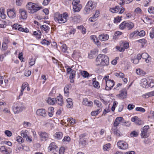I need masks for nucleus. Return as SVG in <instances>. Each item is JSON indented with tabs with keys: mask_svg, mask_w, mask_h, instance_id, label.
Wrapping results in <instances>:
<instances>
[{
	"mask_svg": "<svg viewBox=\"0 0 154 154\" xmlns=\"http://www.w3.org/2000/svg\"><path fill=\"white\" fill-rule=\"evenodd\" d=\"M25 109V107L23 104L20 102H17L14 106L13 110L15 113H19Z\"/></svg>",
	"mask_w": 154,
	"mask_h": 154,
	"instance_id": "39448f33",
	"label": "nucleus"
},
{
	"mask_svg": "<svg viewBox=\"0 0 154 154\" xmlns=\"http://www.w3.org/2000/svg\"><path fill=\"white\" fill-rule=\"evenodd\" d=\"M67 121L68 122H69L70 124L72 125H74L76 123L75 120L74 119H73L72 118H69Z\"/></svg>",
	"mask_w": 154,
	"mask_h": 154,
	"instance_id": "49530a36",
	"label": "nucleus"
},
{
	"mask_svg": "<svg viewBox=\"0 0 154 154\" xmlns=\"http://www.w3.org/2000/svg\"><path fill=\"white\" fill-rule=\"evenodd\" d=\"M18 29V30L20 31L24 32H29V30L28 29L26 28L25 29L21 27V26H20V28H19Z\"/></svg>",
	"mask_w": 154,
	"mask_h": 154,
	"instance_id": "c03bdc74",
	"label": "nucleus"
},
{
	"mask_svg": "<svg viewBox=\"0 0 154 154\" xmlns=\"http://www.w3.org/2000/svg\"><path fill=\"white\" fill-rule=\"evenodd\" d=\"M123 119L122 117H117L115 119L113 124V125L115 127L118 126L119 125L122 121Z\"/></svg>",
	"mask_w": 154,
	"mask_h": 154,
	"instance_id": "f8f14e48",
	"label": "nucleus"
},
{
	"mask_svg": "<svg viewBox=\"0 0 154 154\" xmlns=\"http://www.w3.org/2000/svg\"><path fill=\"white\" fill-rule=\"evenodd\" d=\"M148 11L149 13L154 14V7H149L148 9Z\"/></svg>",
	"mask_w": 154,
	"mask_h": 154,
	"instance_id": "8fccbe9b",
	"label": "nucleus"
},
{
	"mask_svg": "<svg viewBox=\"0 0 154 154\" xmlns=\"http://www.w3.org/2000/svg\"><path fill=\"white\" fill-rule=\"evenodd\" d=\"M95 7V5L94 2H93L92 1H88L85 9V11L86 12V13H89Z\"/></svg>",
	"mask_w": 154,
	"mask_h": 154,
	"instance_id": "20e7f679",
	"label": "nucleus"
},
{
	"mask_svg": "<svg viewBox=\"0 0 154 154\" xmlns=\"http://www.w3.org/2000/svg\"><path fill=\"white\" fill-rule=\"evenodd\" d=\"M94 104L96 105L98 107H100L102 106L101 102L98 100H95L94 101Z\"/></svg>",
	"mask_w": 154,
	"mask_h": 154,
	"instance_id": "37998d69",
	"label": "nucleus"
},
{
	"mask_svg": "<svg viewBox=\"0 0 154 154\" xmlns=\"http://www.w3.org/2000/svg\"><path fill=\"white\" fill-rule=\"evenodd\" d=\"M56 102L60 106H62L63 103V97L61 95H59L58 96L56 99Z\"/></svg>",
	"mask_w": 154,
	"mask_h": 154,
	"instance_id": "a211bd4d",
	"label": "nucleus"
},
{
	"mask_svg": "<svg viewBox=\"0 0 154 154\" xmlns=\"http://www.w3.org/2000/svg\"><path fill=\"white\" fill-rule=\"evenodd\" d=\"M23 2V0H16V5L18 6H21Z\"/></svg>",
	"mask_w": 154,
	"mask_h": 154,
	"instance_id": "052dcab7",
	"label": "nucleus"
},
{
	"mask_svg": "<svg viewBox=\"0 0 154 154\" xmlns=\"http://www.w3.org/2000/svg\"><path fill=\"white\" fill-rule=\"evenodd\" d=\"M95 52L91 51L90 54L88 55V57L89 58H92L94 57L95 54Z\"/></svg>",
	"mask_w": 154,
	"mask_h": 154,
	"instance_id": "774afa93",
	"label": "nucleus"
},
{
	"mask_svg": "<svg viewBox=\"0 0 154 154\" xmlns=\"http://www.w3.org/2000/svg\"><path fill=\"white\" fill-rule=\"evenodd\" d=\"M93 85L94 87L95 88H99L100 87L99 82L97 81H94Z\"/></svg>",
	"mask_w": 154,
	"mask_h": 154,
	"instance_id": "a18cd8bd",
	"label": "nucleus"
},
{
	"mask_svg": "<svg viewBox=\"0 0 154 154\" xmlns=\"http://www.w3.org/2000/svg\"><path fill=\"white\" fill-rule=\"evenodd\" d=\"M67 47L65 44H63L61 46V49L63 52H66V51Z\"/></svg>",
	"mask_w": 154,
	"mask_h": 154,
	"instance_id": "09e8293b",
	"label": "nucleus"
},
{
	"mask_svg": "<svg viewBox=\"0 0 154 154\" xmlns=\"http://www.w3.org/2000/svg\"><path fill=\"white\" fill-rule=\"evenodd\" d=\"M131 137H137L138 135V133L137 132L134 131L131 132L130 134Z\"/></svg>",
	"mask_w": 154,
	"mask_h": 154,
	"instance_id": "13d9d810",
	"label": "nucleus"
},
{
	"mask_svg": "<svg viewBox=\"0 0 154 154\" xmlns=\"http://www.w3.org/2000/svg\"><path fill=\"white\" fill-rule=\"evenodd\" d=\"M110 148V144L109 143L104 145L103 147V149L104 151H108Z\"/></svg>",
	"mask_w": 154,
	"mask_h": 154,
	"instance_id": "473e14b6",
	"label": "nucleus"
},
{
	"mask_svg": "<svg viewBox=\"0 0 154 154\" xmlns=\"http://www.w3.org/2000/svg\"><path fill=\"white\" fill-rule=\"evenodd\" d=\"M135 110L137 111H140L143 112H144L145 111L144 109L141 107H136L135 109Z\"/></svg>",
	"mask_w": 154,
	"mask_h": 154,
	"instance_id": "603ef678",
	"label": "nucleus"
},
{
	"mask_svg": "<svg viewBox=\"0 0 154 154\" xmlns=\"http://www.w3.org/2000/svg\"><path fill=\"white\" fill-rule=\"evenodd\" d=\"M142 58L144 59H146V58H148L149 55L146 53H144L141 54Z\"/></svg>",
	"mask_w": 154,
	"mask_h": 154,
	"instance_id": "5fc2aeb1",
	"label": "nucleus"
},
{
	"mask_svg": "<svg viewBox=\"0 0 154 154\" xmlns=\"http://www.w3.org/2000/svg\"><path fill=\"white\" fill-rule=\"evenodd\" d=\"M41 28L42 30L46 31L49 29V27L45 25H43L41 26Z\"/></svg>",
	"mask_w": 154,
	"mask_h": 154,
	"instance_id": "680f3d73",
	"label": "nucleus"
},
{
	"mask_svg": "<svg viewBox=\"0 0 154 154\" xmlns=\"http://www.w3.org/2000/svg\"><path fill=\"white\" fill-rule=\"evenodd\" d=\"M33 34L35 35H37V37L38 38H41L40 36L41 35V33L38 31H34L33 32Z\"/></svg>",
	"mask_w": 154,
	"mask_h": 154,
	"instance_id": "de8ad7c7",
	"label": "nucleus"
},
{
	"mask_svg": "<svg viewBox=\"0 0 154 154\" xmlns=\"http://www.w3.org/2000/svg\"><path fill=\"white\" fill-rule=\"evenodd\" d=\"M134 12L135 14H141L142 13V11L139 8H137L134 10Z\"/></svg>",
	"mask_w": 154,
	"mask_h": 154,
	"instance_id": "ea45409f",
	"label": "nucleus"
},
{
	"mask_svg": "<svg viewBox=\"0 0 154 154\" xmlns=\"http://www.w3.org/2000/svg\"><path fill=\"white\" fill-rule=\"evenodd\" d=\"M101 109H99L96 111L92 112L91 113V114L92 116H95L101 112Z\"/></svg>",
	"mask_w": 154,
	"mask_h": 154,
	"instance_id": "c9c22d12",
	"label": "nucleus"
},
{
	"mask_svg": "<svg viewBox=\"0 0 154 154\" xmlns=\"http://www.w3.org/2000/svg\"><path fill=\"white\" fill-rule=\"evenodd\" d=\"M136 73L137 75H143L145 74V72L140 69H136Z\"/></svg>",
	"mask_w": 154,
	"mask_h": 154,
	"instance_id": "7c9ffc66",
	"label": "nucleus"
},
{
	"mask_svg": "<svg viewBox=\"0 0 154 154\" xmlns=\"http://www.w3.org/2000/svg\"><path fill=\"white\" fill-rule=\"evenodd\" d=\"M121 17H119V16H118L117 17L115 18L114 23H117L120 22L121 20Z\"/></svg>",
	"mask_w": 154,
	"mask_h": 154,
	"instance_id": "bf43d9fd",
	"label": "nucleus"
},
{
	"mask_svg": "<svg viewBox=\"0 0 154 154\" xmlns=\"http://www.w3.org/2000/svg\"><path fill=\"white\" fill-rule=\"evenodd\" d=\"M120 93L119 95L122 99L125 98L127 96V91L125 89H123L120 91Z\"/></svg>",
	"mask_w": 154,
	"mask_h": 154,
	"instance_id": "9b49d317",
	"label": "nucleus"
},
{
	"mask_svg": "<svg viewBox=\"0 0 154 154\" xmlns=\"http://www.w3.org/2000/svg\"><path fill=\"white\" fill-rule=\"evenodd\" d=\"M126 22L125 21L123 22L120 25L119 28L120 29H123L126 28Z\"/></svg>",
	"mask_w": 154,
	"mask_h": 154,
	"instance_id": "79ce46f5",
	"label": "nucleus"
},
{
	"mask_svg": "<svg viewBox=\"0 0 154 154\" xmlns=\"http://www.w3.org/2000/svg\"><path fill=\"white\" fill-rule=\"evenodd\" d=\"M97 66H107L109 63L108 57L104 54H99L96 59Z\"/></svg>",
	"mask_w": 154,
	"mask_h": 154,
	"instance_id": "f257e3e1",
	"label": "nucleus"
},
{
	"mask_svg": "<svg viewBox=\"0 0 154 154\" xmlns=\"http://www.w3.org/2000/svg\"><path fill=\"white\" fill-rule=\"evenodd\" d=\"M72 56L74 57H79L80 56L79 51L78 50H75L74 51L73 54H72Z\"/></svg>",
	"mask_w": 154,
	"mask_h": 154,
	"instance_id": "f704fd0d",
	"label": "nucleus"
},
{
	"mask_svg": "<svg viewBox=\"0 0 154 154\" xmlns=\"http://www.w3.org/2000/svg\"><path fill=\"white\" fill-rule=\"evenodd\" d=\"M77 28L78 29H80L81 30V32L83 34H84L85 33L86 29L83 26H78Z\"/></svg>",
	"mask_w": 154,
	"mask_h": 154,
	"instance_id": "e433bc0d",
	"label": "nucleus"
},
{
	"mask_svg": "<svg viewBox=\"0 0 154 154\" xmlns=\"http://www.w3.org/2000/svg\"><path fill=\"white\" fill-rule=\"evenodd\" d=\"M137 42H138L140 43H141L143 45H145L146 42V40L144 39H140L139 40H137Z\"/></svg>",
	"mask_w": 154,
	"mask_h": 154,
	"instance_id": "4d7b16f0",
	"label": "nucleus"
},
{
	"mask_svg": "<svg viewBox=\"0 0 154 154\" xmlns=\"http://www.w3.org/2000/svg\"><path fill=\"white\" fill-rule=\"evenodd\" d=\"M68 17V14L66 13L60 14L57 12L54 14V19L56 22L59 23H65L67 21Z\"/></svg>",
	"mask_w": 154,
	"mask_h": 154,
	"instance_id": "f03ea898",
	"label": "nucleus"
},
{
	"mask_svg": "<svg viewBox=\"0 0 154 154\" xmlns=\"http://www.w3.org/2000/svg\"><path fill=\"white\" fill-rule=\"evenodd\" d=\"M28 134L29 132L27 130H22L21 131L20 135L21 137H23L24 138L28 135Z\"/></svg>",
	"mask_w": 154,
	"mask_h": 154,
	"instance_id": "c85d7f7f",
	"label": "nucleus"
},
{
	"mask_svg": "<svg viewBox=\"0 0 154 154\" xmlns=\"http://www.w3.org/2000/svg\"><path fill=\"white\" fill-rule=\"evenodd\" d=\"M36 113L38 116L42 117H45L47 115L46 111L43 109H37L36 111Z\"/></svg>",
	"mask_w": 154,
	"mask_h": 154,
	"instance_id": "1a4fd4ad",
	"label": "nucleus"
},
{
	"mask_svg": "<svg viewBox=\"0 0 154 154\" xmlns=\"http://www.w3.org/2000/svg\"><path fill=\"white\" fill-rule=\"evenodd\" d=\"M54 136L55 138L60 139L62 138L63 134L61 132H57L54 134Z\"/></svg>",
	"mask_w": 154,
	"mask_h": 154,
	"instance_id": "b1692460",
	"label": "nucleus"
},
{
	"mask_svg": "<svg viewBox=\"0 0 154 154\" xmlns=\"http://www.w3.org/2000/svg\"><path fill=\"white\" fill-rule=\"evenodd\" d=\"M70 140V137L68 136H65L64 137L63 139V140L62 141L63 142H69Z\"/></svg>",
	"mask_w": 154,
	"mask_h": 154,
	"instance_id": "6e6d98bb",
	"label": "nucleus"
},
{
	"mask_svg": "<svg viewBox=\"0 0 154 154\" xmlns=\"http://www.w3.org/2000/svg\"><path fill=\"white\" fill-rule=\"evenodd\" d=\"M81 74L84 78H87L89 76V73L86 71H83L81 72Z\"/></svg>",
	"mask_w": 154,
	"mask_h": 154,
	"instance_id": "2f4dec72",
	"label": "nucleus"
},
{
	"mask_svg": "<svg viewBox=\"0 0 154 154\" xmlns=\"http://www.w3.org/2000/svg\"><path fill=\"white\" fill-rule=\"evenodd\" d=\"M82 104L88 106H91L93 105V102L91 101H88V99L85 98L83 100Z\"/></svg>",
	"mask_w": 154,
	"mask_h": 154,
	"instance_id": "2eb2a0df",
	"label": "nucleus"
},
{
	"mask_svg": "<svg viewBox=\"0 0 154 154\" xmlns=\"http://www.w3.org/2000/svg\"><path fill=\"white\" fill-rule=\"evenodd\" d=\"M80 1L79 0H74L72 1V4L74 6L80 4Z\"/></svg>",
	"mask_w": 154,
	"mask_h": 154,
	"instance_id": "3c124183",
	"label": "nucleus"
},
{
	"mask_svg": "<svg viewBox=\"0 0 154 154\" xmlns=\"http://www.w3.org/2000/svg\"><path fill=\"white\" fill-rule=\"evenodd\" d=\"M5 134L8 137H11L12 136L11 132L9 130H6L5 131Z\"/></svg>",
	"mask_w": 154,
	"mask_h": 154,
	"instance_id": "864d4df0",
	"label": "nucleus"
},
{
	"mask_svg": "<svg viewBox=\"0 0 154 154\" xmlns=\"http://www.w3.org/2000/svg\"><path fill=\"white\" fill-rule=\"evenodd\" d=\"M90 38L97 45H99V43H100V42L98 40L97 38L95 35H92L90 37Z\"/></svg>",
	"mask_w": 154,
	"mask_h": 154,
	"instance_id": "5701e85b",
	"label": "nucleus"
},
{
	"mask_svg": "<svg viewBox=\"0 0 154 154\" xmlns=\"http://www.w3.org/2000/svg\"><path fill=\"white\" fill-rule=\"evenodd\" d=\"M113 131L114 132V134L117 136L120 137L121 136L120 131L116 128L114 129Z\"/></svg>",
	"mask_w": 154,
	"mask_h": 154,
	"instance_id": "a19ab883",
	"label": "nucleus"
},
{
	"mask_svg": "<svg viewBox=\"0 0 154 154\" xmlns=\"http://www.w3.org/2000/svg\"><path fill=\"white\" fill-rule=\"evenodd\" d=\"M0 150L1 152L4 154H10L11 152V151L9 152L4 146H2L1 147Z\"/></svg>",
	"mask_w": 154,
	"mask_h": 154,
	"instance_id": "412c9836",
	"label": "nucleus"
},
{
	"mask_svg": "<svg viewBox=\"0 0 154 154\" xmlns=\"http://www.w3.org/2000/svg\"><path fill=\"white\" fill-rule=\"evenodd\" d=\"M56 147L57 146L55 144V143L54 142H52L50 144L48 148L50 151H51L53 150L56 149Z\"/></svg>",
	"mask_w": 154,
	"mask_h": 154,
	"instance_id": "c756f323",
	"label": "nucleus"
},
{
	"mask_svg": "<svg viewBox=\"0 0 154 154\" xmlns=\"http://www.w3.org/2000/svg\"><path fill=\"white\" fill-rule=\"evenodd\" d=\"M87 144L86 141L84 139H80L79 144L82 146H84Z\"/></svg>",
	"mask_w": 154,
	"mask_h": 154,
	"instance_id": "4c0bfd02",
	"label": "nucleus"
},
{
	"mask_svg": "<svg viewBox=\"0 0 154 154\" xmlns=\"http://www.w3.org/2000/svg\"><path fill=\"white\" fill-rule=\"evenodd\" d=\"M31 72L29 70H27L25 71L24 73V75L26 76H29L31 75Z\"/></svg>",
	"mask_w": 154,
	"mask_h": 154,
	"instance_id": "0e129e2a",
	"label": "nucleus"
},
{
	"mask_svg": "<svg viewBox=\"0 0 154 154\" xmlns=\"http://www.w3.org/2000/svg\"><path fill=\"white\" fill-rule=\"evenodd\" d=\"M148 82L146 79H143L141 80V86L143 88H146L149 86Z\"/></svg>",
	"mask_w": 154,
	"mask_h": 154,
	"instance_id": "dca6fc26",
	"label": "nucleus"
},
{
	"mask_svg": "<svg viewBox=\"0 0 154 154\" xmlns=\"http://www.w3.org/2000/svg\"><path fill=\"white\" fill-rule=\"evenodd\" d=\"M97 17H95V16H94V15L92 17H90L89 19V21H90L91 22H93L95 21L96 20V19Z\"/></svg>",
	"mask_w": 154,
	"mask_h": 154,
	"instance_id": "69168bd1",
	"label": "nucleus"
},
{
	"mask_svg": "<svg viewBox=\"0 0 154 154\" xmlns=\"http://www.w3.org/2000/svg\"><path fill=\"white\" fill-rule=\"evenodd\" d=\"M141 136L142 138H147L149 136V134L147 133V131L142 130L141 131Z\"/></svg>",
	"mask_w": 154,
	"mask_h": 154,
	"instance_id": "bb28decb",
	"label": "nucleus"
},
{
	"mask_svg": "<svg viewBox=\"0 0 154 154\" xmlns=\"http://www.w3.org/2000/svg\"><path fill=\"white\" fill-rule=\"evenodd\" d=\"M28 84L27 82H24L22 85L21 88V92L19 95V97L22 96L23 94L24 89L28 86Z\"/></svg>",
	"mask_w": 154,
	"mask_h": 154,
	"instance_id": "6ab92c4d",
	"label": "nucleus"
},
{
	"mask_svg": "<svg viewBox=\"0 0 154 154\" xmlns=\"http://www.w3.org/2000/svg\"><path fill=\"white\" fill-rule=\"evenodd\" d=\"M82 8V5L81 4L78 5L73 7V9L75 12H79Z\"/></svg>",
	"mask_w": 154,
	"mask_h": 154,
	"instance_id": "393cba45",
	"label": "nucleus"
},
{
	"mask_svg": "<svg viewBox=\"0 0 154 154\" xmlns=\"http://www.w3.org/2000/svg\"><path fill=\"white\" fill-rule=\"evenodd\" d=\"M109 35L107 34H102L99 35V38L101 41L107 40L109 38Z\"/></svg>",
	"mask_w": 154,
	"mask_h": 154,
	"instance_id": "4468645a",
	"label": "nucleus"
},
{
	"mask_svg": "<svg viewBox=\"0 0 154 154\" xmlns=\"http://www.w3.org/2000/svg\"><path fill=\"white\" fill-rule=\"evenodd\" d=\"M117 13L119 12V14H122L125 11V9L122 6H117L115 7Z\"/></svg>",
	"mask_w": 154,
	"mask_h": 154,
	"instance_id": "aec40b11",
	"label": "nucleus"
},
{
	"mask_svg": "<svg viewBox=\"0 0 154 154\" xmlns=\"http://www.w3.org/2000/svg\"><path fill=\"white\" fill-rule=\"evenodd\" d=\"M71 88V84L67 85L65 86L64 88V92L65 95L68 97L69 93V89Z\"/></svg>",
	"mask_w": 154,
	"mask_h": 154,
	"instance_id": "f3484780",
	"label": "nucleus"
},
{
	"mask_svg": "<svg viewBox=\"0 0 154 154\" xmlns=\"http://www.w3.org/2000/svg\"><path fill=\"white\" fill-rule=\"evenodd\" d=\"M143 123V121H141L139 119L137 118V119L136 121H135V123L137 125H141Z\"/></svg>",
	"mask_w": 154,
	"mask_h": 154,
	"instance_id": "e2e57ef3",
	"label": "nucleus"
},
{
	"mask_svg": "<svg viewBox=\"0 0 154 154\" xmlns=\"http://www.w3.org/2000/svg\"><path fill=\"white\" fill-rule=\"evenodd\" d=\"M16 140L20 144L23 143L24 141L23 138L20 136H18L16 137Z\"/></svg>",
	"mask_w": 154,
	"mask_h": 154,
	"instance_id": "72a5a7b5",
	"label": "nucleus"
},
{
	"mask_svg": "<svg viewBox=\"0 0 154 154\" xmlns=\"http://www.w3.org/2000/svg\"><path fill=\"white\" fill-rule=\"evenodd\" d=\"M7 14L8 16L11 18H14L16 17L15 11L14 9H8Z\"/></svg>",
	"mask_w": 154,
	"mask_h": 154,
	"instance_id": "9d476101",
	"label": "nucleus"
},
{
	"mask_svg": "<svg viewBox=\"0 0 154 154\" xmlns=\"http://www.w3.org/2000/svg\"><path fill=\"white\" fill-rule=\"evenodd\" d=\"M145 34V32L143 30H142L140 32L138 31V35L140 37L143 36Z\"/></svg>",
	"mask_w": 154,
	"mask_h": 154,
	"instance_id": "338daca9",
	"label": "nucleus"
},
{
	"mask_svg": "<svg viewBox=\"0 0 154 154\" xmlns=\"http://www.w3.org/2000/svg\"><path fill=\"white\" fill-rule=\"evenodd\" d=\"M38 134L42 141H46L49 137V134L45 132H40Z\"/></svg>",
	"mask_w": 154,
	"mask_h": 154,
	"instance_id": "0eeeda50",
	"label": "nucleus"
},
{
	"mask_svg": "<svg viewBox=\"0 0 154 154\" xmlns=\"http://www.w3.org/2000/svg\"><path fill=\"white\" fill-rule=\"evenodd\" d=\"M106 82V89L107 90H111L114 85V81L113 80H108Z\"/></svg>",
	"mask_w": 154,
	"mask_h": 154,
	"instance_id": "6e6552de",
	"label": "nucleus"
},
{
	"mask_svg": "<svg viewBox=\"0 0 154 154\" xmlns=\"http://www.w3.org/2000/svg\"><path fill=\"white\" fill-rule=\"evenodd\" d=\"M26 7L28 12L30 14H34L42 8V7L38 6L36 4L31 2H28Z\"/></svg>",
	"mask_w": 154,
	"mask_h": 154,
	"instance_id": "7ed1b4c3",
	"label": "nucleus"
},
{
	"mask_svg": "<svg viewBox=\"0 0 154 154\" xmlns=\"http://www.w3.org/2000/svg\"><path fill=\"white\" fill-rule=\"evenodd\" d=\"M19 12L20 14L21 18L23 19H26L27 17V14L26 11L23 9H20Z\"/></svg>",
	"mask_w": 154,
	"mask_h": 154,
	"instance_id": "ddd939ff",
	"label": "nucleus"
},
{
	"mask_svg": "<svg viewBox=\"0 0 154 154\" xmlns=\"http://www.w3.org/2000/svg\"><path fill=\"white\" fill-rule=\"evenodd\" d=\"M126 28H127L128 30H131L134 27V24L131 22H126Z\"/></svg>",
	"mask_w": 154,
	"mask_h": 154,
	"instance_id": "4be33fe9",
	"label": "nucleus"
},
{
	"mask_svg": "<svg viewBox=\"0 0 154 154\" xmlns=\"http://www.w3.org/2000/svg\"><path fill=\"white\" fill-rule=\"evenodd\" d=\"M5 9L3 8L0 9V16L3 19H5L6 17V15L5 14Z\"/></svg>",
	"mask_w": 154,
	"mask_h": 154,
	"instance_id": "cd10ccee",
	"label": "nucleus"
},
{
	"mask_svg": "<svg viewBox=\"0 0 154 154\" xmlns=\"http://www.w3.org/2000/svg\"><path fill=\"white\" fill-rule=\"evenodd\" d=\"M48 103L51 105L54 104L56 102V99L54 98H49L47 100Z\"/></svg>",
	"mask_w": 154,
	"mask_h": 154,
	"instance_id": "a878e982",
	"label": "nucleus"
},
{
	"mask_svg": "<svg viewBox=\"0 0 154 154\" xmlns=\"http://www.w3.org/2000/svg\"><path fill=\"white\" fill-rule=\"evenodd\" d=\"M115 75L119 78H122L124 76V74L122 72H116L114 73Z\"/></svg>",
	"mask_w": 154,
	"mask_h": 154,
	"instance_id": "58836bf2",
	"label": "nucleus"
},
{
	"mask_svg": "<svg viewBox=\"0 0 154 154\" xmlns=\"http://www.w3.org/2000/svg\"><path fill=\"white\" fill-rule=\"evenodd\" d=\"M117 145L120 149H127L128 146L127 143L124 141H119L117 142Z\"/></svg>",
	"mask_w": 154,
	"mask_h": 154,
	"instance_id": "423d86ee",
	"label": "nucleus"
}]
</instances>
